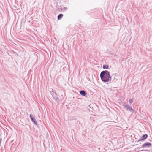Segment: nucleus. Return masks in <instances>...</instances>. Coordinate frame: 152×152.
Returning <instances> with one entry per match:
<instances>
[{
  "instance_id": "obj_4",
  "label": "nucleus",
  "mask_w": 152,
  "mask_h": 152,
  "mask_svg": "<svg viewBox=\"0 0 152 152\" xmlns=\"http://www.w3.org/2000/svg\"><path fill=\"white\" fill-rule=\"evenodd\" d=\"M30 118H31V121L36 125L37 124V121L36 120L35 118L31 114L30 115Z\"/></svg>"
},
{
  "instance_id": "obj_1",
  "label": "nucleus",
  "mask_w": 152,
  "mask_h": 152,
  "mask_svg": "<svg viewBox=\"0 0 152 152\" xmlns=\"http://www.w3.org/2000/svg\"><path fill=\"white\" fill-rule=\"evenodd\" d=\"M100 77L102 81L104 82H110L112 80L110 73L107 70L102 71L100 74Z\"/></svg>"
},
{
  "instance_id": "obj_5",
  "label": "nucleus",
  "mask_w": 152,
  "mask_h": 152,
  "mask_svg": "<svg viewBox=\"0 0 152 152\" xmlns=\"http://www.w3.org/2000/svg\"><path fill=\"white\" fill-rule=\"evenodd\" d=\"M148 137V135L146 134H143L141 138L139 140L138 142L145 140Z\"/></svg>"
},
{
  "instance_id": "obj_6",
  "label": "nucleus",
  "mask_w": 152,
  "mask_h": 152,
  "mask_svg": "<svg viewBox=\"0 0 152 152\" xmlns=\"http://www.w3.org/2000/svg\"><path fill=\"white\" fill-rule=\"evenodd\" d=\"M151 145V143L149 142H146L142 145V147L143 148L149 147Z\"/></svg>"
},
{
  "instance_id": "obj_9",
  "label": "nucleus",
  "mask_w": 152,
  "mask_h": 152,
  "mask_svg": "<svg viewBox=\"0 0 152 152\" xmlns=\"http://www.w3.org/2000/svg\"><path fill=\"white\" fill-rule=\"evenodd\" d=\"M103 68L104 69H108L109 66L106 65H104L103 66Z\"/></svg>"
},
{
  "instance_id": "obj_3",
  "label": "nucleus",
  "mask_w": 152,
  "mask_h": 152,
  "mask_svg": "<svg viewBox=\"0 0 152 152\" xmlns=\"http://www.w3.org/2000/svg\"><path fill=\"white\" fill-rule=\"evenodd\" d=\"M124 107L126 108L127 111H130L132 113H133L134 112L135 110L132 109V107H130L129 106L127 105H125L124 106Z\"/></svg>"
},
{
  "instance_id": "obj_2",
  "label": "nucleus",
  "mask_w": 152,
  "mask_h": 152,
  "mask_svg": "<svg viewBox=\"0 0 152 152\" xmlns=\"http://www.w3.org/2000/svg\"><path fill=\"white\" fill-rule=\"evenodd\" d=\"M50 93L52 95L53 99L56 101L57 102H58L60 99H59V96L58 95L57 93L55 92L53 89H52V91H51Z\"/></svg>"
},
{
  "instance_id": "obj_11",
  "label": "nucleus",
  "mask_w": 152,
  "mask_h": 152,
  "mask_svg": "<svg viewBox=\"0 0 152 152\" xmlns=\"http://www.w3.org/2000/svg\"><path fill=\"white\" fill-rule=\"evenodd\" d=\"M1 139H0V143H1Z\"/></svg>"
},
{
  "instance_id": "obj_13",
  "label": "nucleus",
  "mask_w": 152,
  "mask_h": 152,
  "mask_svg": "<svg viewBox=\"0 0 152 152\" xmlns=\"http://www.w3.org/2000/svg\"><path fill=\"white\" fill-rule=\"evenodd\" d=\"M64 8H65V9H66V8L64 7Z\"/></svg>"
},
{
  "instance_id": "obj_7",
  "label": "nucleus",
  "mask_w": 152,
  "mask_h": 152,
  "mask_svg": "<svg viewBox=\"0 0 152 152\" xmlns=\"http://www.w3.org/2000/svg\"><path fill=\"white\" fill-rule=\"evenodd\" d=\"M80 94L83 96H85L87 94L86 92L84 90H81L80 92Z\"/></svg>"
},
{
  "instance_id": "obj_8",
  "label": "nucleus",
  "mask_w": 152,
  "mask_h": 152,
  "mask_svg": "<svg viewBox=\"0 0 152 152\" xmlns=\"http://www.w3.org/2000/svg\"><path fill=\"white\" fill-rule=\"evenodd\" d=\"M63 15L62 14H59L57 17V19L58 20L61 19L63 17Z\"/></svg>"
},
{
  "instance_id": "obj_10",
  "label": "nucleus",
  "mask_w": 152,
  "mask_h": 152,
  "mask_svg": "<svg viewBox=\"0 0 152 152\" xmlns=\"http://www.w3.org/2000/svg\"><path fill=\"white\" fill-rule=\"evenodd\" d=\"M133 102V100L132 99H130L129 100V103L131 104Z\"/></svg>"
},
{
  "instance_id": "obj_12",
  "label": "nucleus",
  "mask_w": 152,
  "mask_h": 152,
  "mask_svg": "<svg viewBox=\"0 0 152 152\" xmlns=\"http://www.w3.org/2000/svg\"><path fill=\"white\" fill-rule=\"evenodd\" d=\"M12 141H11V142H12Z\"/></svg>"
}]
</instances>
